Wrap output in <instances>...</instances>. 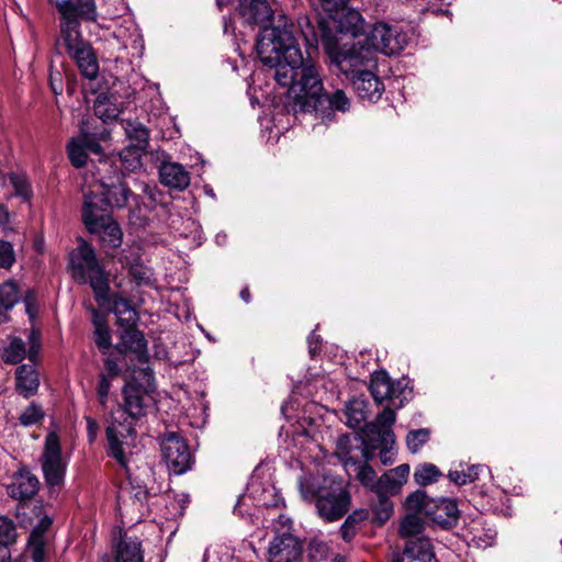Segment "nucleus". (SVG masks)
Returning a JSON list of instances; mask_svg holds the SVG:
<instances>
[{
  "mask_svg": "<svg viewBox=\"0 0 562 562\" xmlns=\"http://www.w3.org/2000/svg\"><path fill=\"white\" fill-rule=\"evenodd\" d=\"M256 49L261 63L273 70L276 81L289 88L292 99L289 112L311 114L327 124L336 120L337 112L349 111L350 100L342 90L323 92L319 69L312 60L303 58L292 24L263 30Z\"/></svg>",
  "mask_w": 562,
  "mask_h": 562,
  "instance_id": "obj_1",
  "label": "nucleus"
},
{
  "mask_svg": "<svg viewBox=\"0 0 562 562\" xmlns=\"http://www.w3.org/2000/svg\"><path fill=\"white\" fill-rule=\"evenodd\" d=\"M71 277L77 283L89 284L99 306L110 302V280L104 268L99 263L93 248L85 240L71 251L69 258Z\"/></svg>",
  "mask_w": 562,
  "mask_h": 562,
  "instance_id": "obj_2",
  "label": "nucleus"
},
{
  "mask_svg": "<svg viewBox=\"0 0 562 562\" xmlns=\"http://www.w3.org/2000/svg\"><path fill=\"white\" fill-rule=\"evenodd\" d=\"M301 493L305 499L315 501L318 515L326 521H336L349 510L350 495L342 482L334 476L302 483Z\"/></svg>",
  "mask_w": 562,
  "mask_h": 562,
  "instance_id": "obj_3",
  "label": "nucleus"
},
{
  "mask_svg": "<svg viewBox=\"0 0 562 562\" xmlns=\"http://www.w3.org/2000/svg\"><path fill=\"white\" fill-rule=\"evenodd\" d=\"M121 164L122 159H104L100 160L97 167L99 182L103 189L100 196L109 207H124L132 195V191L124 182L125 175L121 169Z\"/></svg>",
  "mask_w": 562,
  "mask_h": 562,
  "instance_id": "obj_4",
  "label": "nucleus"
},
{
  "mask_svg": "<svg viewBox=\"0 0 562 562\" xmlns=\"http://www.w3.org/2000/svg\"><path fill=\"white\" fill-rule=\"evenodd\" d=\"M60 14V34L81 33L80 22H95V0H49Z\"/></svg>",
  "mask_w": 562,
  "mask_h": 562,
  "instance_id": "obj_5",
  "label": "nucleus"
},
{
  "mask_svg": "<svg viewBox=\"0 0 562 562\" xmlns=\"http://www.w3.org/2000/svg\"><path fill=\"white\" fill-rule=\"evenodd\" d=\"M59 43L77 65L82 77L93 80L99 75V63L91 44L81 33L60 34Z\"/></svg>",
  "mask_w": 562,
  "mask_h": 562,
  "instance_id": "obj_6",
  "label": "nucleus"
},
{
  "mask_svg": "<svg viewBox=\"0 0 562 562\" xmlns=\"http://www.w3.org/2000/svg\"><path fill=\"white\" fill-rule=\"evenodd\" d=\"M278 522L284 530H277L268 548V562H302L303 543L290 532V518L280 515Z\"/></svg>",
  "mask_w": 562,
  "mask_h": 562,
  "instance_id": "obj_7",
  "label": "nucleus"
},
{
  "mask_svg": "<svg viewBox=\"0 0 562 562\" xmlns=\"http://www.w3.org/2000/svg\"><path fill=\"white\" fill-rule=\"evenodd\" d=\"M146 379V385L137 383L134 379L128 381L122 389L123 409L127 416L125 418L136 419L146 414L147 408L153 403L151 393L155 385L153 372L147 368L143 371Z\"/></svg>",
  "mask_w": 562,
  "mask_h": 562,
  "instance_id": "obj_8",
  "label": "nucleus"
},
{
  "mask_svg": "<svg viewBox=\"0 0 562 562\" xmlns=\"http://www.w3.org/2000/svg\"><path fill=\"white\" fill-rule=\"evenodd\" d=\"M41 465L45 483L50 490L60 488L67 470V462L61 456V446L56 432H49L41 456Z\"/></svg>",
  "mask_w": 562,
  "mask_h": 562,
  "instance_id": "obj_9",
  "label": "nucleus"
},
{
  "mask_svg": "<svg viewBox=\"0 0 562 562\" xmlns=\"http://www.w3.org/2000/svg\"><path fill=\"white\" fill-rule=\"evenodd\" d=\"M339 70L351 81L364 71L376 70L378 59L374 52L364 43L358 42L350 48L339 52L335 57Z\"/></svg>",
  "mask_w": 562,
  "mask_h": 562,
  "instance_id": "obj_10",
  "label": "nucleus"
},
{
  "mask_svg": "<svg viewBox=\"0 0 562 562\" xmlns=\"http://www.w3.org/2000/svg\"><path fill=\"white\" fill-rule=\"evenodd\" d=\"M364 42L374 53L381 52L392 56L404 50L408 44V35L397 26L378 22L372 26Z\"/></svg>",
  "mask_w": 562,
  "mask_h": 562,
  "instance_id": "obj_11",
  "label": "nucleus"
},
{
  "mask_svg": "<svg viewBox=\"0 0 562 562\" xmlns=\"http://www.w3.org/2000/svg\"><path fill=\"white\" fill-rule=\"evenodd\" d=\"M160 447L162 458L169 471L175 474H182L190 469L192 454L186 440L178 434H167Z\"/></svg>",
  "mask_w": 562,
  "mask_h": 562,
  "instance_id": "obj_12",
  "label": "nucleus"
},
{
  "mask_svg": "<svg viewBox=\"0 0 562 562\" xmlns=\"http://www.w3.org/2000/svg\"><path fill=\"white\" fill-rule=\"evenodd\" d=\"M108 441V454L115 459L122 467H126L127 459L125 446H128V439L136 436V430L132 420L124 418L122 422L114 419L105 430Z\"/></svg>",
  "mask_w": 562,
  "mask_h": 562,
  "instance_id": "obj_13",
  "label": "nucleus"
},
{
  "mask_svg": "<svg viewBox=\"0 0 562 562\" xmlns=\"http://www.w3.org/2000/svg\"><path fill=\"white\" fill-rule=\"evenodd\" d=\"M360 452L364 463L360 462L357 457H353L351 454V450L341 452V460L344 461V465L347 471L352 470L356 477L370 492H379L382 490L380 485L381 476L376 477L375 471L367 464V462L373 458V452H371L367 446L362 447Z\"/></svg>",
  "mask_w": 562,
  "mask_h": 562,
  "instance_id": "obj_14",
  "label": "nucleus"
},
{
  "mask_svg": "<svg viewBox=\"0 0 562 562\" xmlns=\"http://www.w3.org/2000/svg\"><path fill=\"white\" fill-rule=\"evenodd\" d=\"M323 8L328 12H336L337 30L344 34L356 37L363 26V18L359 11L347 9L349 0H321Z\"/></svg>",
  "mask_w": 562,
  "mask_h": 562,
  "instance_id": "obj_15",
  "label": "nucleus"
},
{
  "mask_svg": "<svg viewBox=\"0 0 562 562\" xmlns=\"http://www.w3.org/2000/svg\"><path fill=\"white\" fill-rule=\"evenodd\" d=\"M396 420L395 412L385 407L375 419L364 425V436L367 441H378L384 443H395V436L392 426Z\"/></svg>",
  "mask_w": 562,
  "mask_h": 562,
  "instance_id": "obj_16",
  "label": "nucleus"
},
{
  "mask_svg": "<svg viewBox=\"0 0 562 562\" xmlns=\"http://www.w3.org/2000/svg\"><path fill=\"white\" fill-rule=\"evenodd\" d=\"M52 524V517L44 515L30 533L27 551L33 562H46Z\"/></svg>",
  "mask_w": 562,
  "mask_h": 562,
  "instance_id": "obj_17",
  "label": "nucleus"
},
{
  "mask_svg": "<svg viewBox=\"0 0 562 562\" xmlns=\"http://www.w3.org/2000/svg\"><path fill=\"white\" fill-rule=\"evenodd\" d=\"M460 512L457 502L452 498L432 499L427 506L430 520L441 529L449 530L457 526Z\"/></svg>",
  "mask_w": 562,
  "mask_h": 562,
  "instance_id": "obj_18",
  "label": "nucleus"
},
{
  "mask_svg": "<svg viewBox=\"0 0 562 562\" xmlns=\"http://www.w3.org/2000/svg\"><path fill=\"white\" fill-rule=\"evenodd\" d=\"M40 488V481L35 474L26 469H21L14 473L9 484H7V494L16 501L23 502L32 498Z\"/></svg>",
  "mask_w": 562,
  "mask_h": 562,
  "instance_id": "obj_19",
  "label": "nucleus"
},
{
  "mask_svg": "<svg viewBox=\"0 0 562 562\" xmlns=\"http://www.w3.org/2000/svg\"><path fill=\"white\" fill-rule=\"evenodd\" d=\"M405 387L403 381H392L385 371H376L371 376L370 392L379 404L401 397L405 393Z\"/></svg>",
  "mask_w": 562,
  "mask_h": 562,
  "instance_id": "obj_20",
  "label": "nucleus"
},
{
  "mask_svg": "<svg viewBox=\"0 0 562 562\" xmlns=\"http://www.w3.org/2000/svg\"><path fill=\"white\" fill-rule=\"evenodd\" d=\"M112 218L102 198L95 193L85 194L82 221L88 231H95Z\"/></svg>",
  "mask_w": 562,
  "mask_h": 562,
  "instance_id": "obj_21",
  "label": "nucleus"
},
{
  "mask_svg": "<svg viewBox=\"0 0 562 562\" xmlns=\"http://www.w3.org/2000/svg\"><path fill=\"white\" fill-rule=\"evenodd\" d=\"M120 339V344L115 347L120 353L130 351L136 356L139 362L148 361L147 340L136 326L121 329Z\"/></svg>",
  "mask_w": 562,
  "mask_h": 562,
  "instance_id": "obj_22",
  "label": "nucleus"
},
{
  "mask_svg": "<svg viewBox=\"0 0 562 562\" xmlns=\"http://www.w3.org/2000/svg\"><path fill=\"white\" fill-rule=\"evenodd\" d=\"M375 70L364 71L351 80L352 87L362 100L376 102L384 92V83L375 75Z\"/></svg>",
  "mask_w": 562,
  "mask_h": 562,
  "instance_id": "obj_23",
  "label": "nucleus"
},
{
  "mask_svg": "<svg viewBox=\"0 0 562 562\" xmlns=\"http://www.w3.org/2000/svg\"><path fill=\"white\" fill-rule=\"evenodd\" d=\"M392 562H437L429 538L406 541L404 551Z\"/></svg>",
  "mask_w": 562,
  "mask_h": 562,
  "instance_id": "obj_24",
  "label": "nucleus"
},
{
  "mask_svg": "<svg viewBox=\"0 0 562 562\" xmlns=\"http://www.w3.org/2000/svg\"><path fill=\"white\" fill-rule=\"evenodd\" d=\"M160 182L172 190L183 191L190 184L189 171L179 162L165 161L159 167Z\"/></svg>",
  "mask_w": 562,
  "mask_h": 562,
  "instance_id": "obj_25",
  "label": "nucleus"
},
{
  "mask_svg": "<svg viewBox=\"0 0 562 562\" xmlns=\"http://www.w3.org/2000/svg\"><path fill=\"white\" fill-rule=\"evenodd\" d=\"M115 562H144L142 541L137 537L128 536L126 532L120 535L115 546Z\"/></svg>",
  "mask_w": 562,
  "mask_h": 562,
  "instance_id": "obj_26",
  "label": "nucleus"
},
{
  "mask_svg": "<svg viewBox=\"0 0 562 562\" xmlns=\"http://www.w3.org/2000/svg\"><path fill=\"white\" fill-rule=\"evenodd\" d=\"M40 374L34 364H21L15 370V390L24 398L37 393Z\"/></svg>",
  "mask_w": 562,
  "mask_h": 562,
  "instance_id": "obj_27",
  "label": "nucleus"
},
{
  "mask_svg": "<svg viewBox=\"0 0 562 562\" xmlns=\"http://www.w3.org/2000/svg\"><path fill=\"white\" fill-rule=\"evenodd\" d=\"M239 14L248 24H265L270 22L273 12L268 0H250L240 4Z\"/></svg>",
  "mask_w": 562,
  "mask_h": 562,
  "instance_id": "obj_28",
  "label": "nucleus"
},
{
  "mask_svg": "<svg viewBox=\"0 0 562 562\" xmlns=\"http://www.w3.org/2000/svg\"><path fill=\"white\" fill-rule=\"evenodd\" d=\"M104 306H110V311L115 314L116 323L122 329L137 325L138 314L130 300L114 295Z\"/></svg>",
  "mask_w": 562,
  "mask_h": 562,
  "instance_id": "obj_29",
  "label": "nucleus"
},
{
  "mask_svg": "<svg viewBox=\"0 0 562 562\" xmlns=\"http://www.w3.org/2000/svg\"><path fill=\"white\" fill-rule=\"evenodd\" d=\"M125 135L130 140V148L135 153L145 151L149 144V131L137 121H123Z\"/></svg>",
  "mask_w": 562,
  "mask_h": 562,
  "instance_id": "obj_30",
  "label": "nucleus"
},
{
  "mask_svg": "<svg viewBox=\"0 0 562 562\" xmlns=\"http://www.w3.org/2000/svg\"><path fill=\"white\" fill-rule=\"evenodd\" d=\"M89 310L92 314V324L94 326V342L100 352L105 355L112 346L110 328L104 315L93 306H90Z\"/></svg>",
  "mask_w": 562,
  "mask_h": 562,
  "instance_id": "obj_31",
  "label": "nucleus"
},
{
  "mask_svg": "<svg viewBox=\"0 0 562 562\" xmlns=\"http://www.w3.org/2000/svg\"><path fill=\"white\" fill-rule=\"evenodd\" d=\"M379 492L373 493L372 498V510H373V519L379 525H383L393 513V503L390 497L395 495V493H391L389 490L383 488Z\"/></svg>",
  "mask_w": 562,
  "mask_h": 562,
  "instance_id": "obj_32",
  "label": "nucleus"
},
{
  "mask_svg": "<svg viewBox=\"0 0 562 562\" xmlns=\"http://www.w3.org/2000/svg\"><path fill=\"white\" fill-rule=\"evenodd\" d=\"M18 284L7 281L0 285V324L8 322V312L19 302Z\"/></svg>",
  "mask_w": 562,
  "mask_h": 562,
  "instance_id": "obj_33",
  "label": "nucleus"
},
{
  "mask_svg": "<svg viewBox=\"0 0 562 562\" xmlns=\"http://www.w3.org/2000/svg\"><path fill=\"white\" fill-rule=\"evenodd\" d=\"M95 231H89L91 234H97L103 246L117 248L122 244L123 233L119 224L112 218L109 223L104 222Z\"/></svg>",
  "mask_w": 562,
  "mask_h": 562,
  "instance_id": "obj_34",
  "label": "nucleus"
},
{
  "mask_svg": "<svg viewBox=\"0 0 562 562\" xmlns=\"http://www.w3.org/2000/svg\"><path fill=\"white\" fill-rule=\"evenodd\" d=\"M409 475V465L401 464L381 476L380 485L391 493L397 494Z\"/></svg>",
  "mask_w": 562,
  "mask_h": 562,
  "instance_id": "obj_35",
  "label": "nucleus"
},
{
  "mask_svg": "<svg viewBox=\"0 0 562 562\" xmlns=\"http://www.w3.org/2000/svg\"><path fill=\"white\" fill-rule=\"evenodd\" d=\"M78 137L83 144L87 153L101 154L102 148L99 142L106 139L109 137V133L104 127H102L101 131L91 132L89 123L82 121L80 125V135Z\"/></svg>",
  "mask_w": 562,
  "mask_h": 562,
  "instance_id": "obj_36",
  "label": "nucleus"
},
{
  "mask_svg": "<svg viewBox=\"0 0 562 562\" xmlns=\"http://www.w3.org/2000/svg\"><path fill=\"white\" fill-rule=\"evenodd\" d=\"M424 529V520L417 514H408L401 521L400 535L402 538H406L407 541L425 538L423 536Z\"/></svg>",
  "mask_w": 562,
  "mask_h": 562,
  "instance_id": "obj_37",
  "label": "nucleus"
},
{
  "mask_svg": "<svg viewBox=\"0 0 562 562\" xmlns=\"http://www.w3.org/2000/svg\"><path fill=\"white\" fill-rule=\"evenodd\" d=\"M367 403L359 398L349 401L346 405V419L350 428H360L367 419Z\"/></svg>",
  "mask_w": 562,
  "mask_h": 562,
  "instance_id": "obj_38",
  "label": "nucleus"
},
{
  "mask_svg": "<svg viewBox=\"0 0 562 562\" xmlns=\"http://www.w3.org/2000/svg\"><path fill=\"white\" fill-rule=\"evenodd\" d=\"M27 356L24 341L19 337H11L7 347L3 348L1 358L5 363L18 364Z\"/></svg>",
  "mask_w": 562,
  "mask_h": 562,
  "instance_id": "obj_39",
  "label": "nucleus"
},
{
  "mask_svg": "<svg viewBox=\"0 0 562 562\" xmlns=\"http://www.w3.org/2000/svg\"><path fill=\"white\" fill-rule=\"evenodd\" d=\"M8 179L12 186L15 198H20L23 202H30L33 196V189L26 175L19 172L8 173Z\"/></svg>",
  "mask_w": 562,
  "mask_h": 562,
  "instance_id": "obj_40",
  "label": "nucleus"
},
{
  "mask_svg": "<svg viewBox=\"0 0 562 562\" xmlns=\"http://www.w3.org/2000/svg\"><path fill=\"white\" fill-rule=\"evenodd\" d=\"M94 114L100 119L103 123L113 121L119 115L117 106L111 102L110 98L103 94H100L93 105Z\"/></svg>",
  "mask_w": 562,
  "mask_h": 562,
  "instance_id": "obj_41",
  "label": "nucleus"
},
{
  "mask_svg": "<svg viewBox=\"0 0 562 562\" xmlns=\"http://www.w3.org/2000/svg\"><path fill=\"white\" fill-rule=\"evenodd\" d=\"M483 470V467L480 464H473L467 467V469H456L450 470L448 473V477L451 482L457 485H465L468 483H472L479 479L480 472Z\"/></svg>",
  "mask_w": 562,
  "mask_h": 562,
  "instance_id": "obj_42",
  "label": "nucleus"
},
{
  "mask_svg": "<svg viewBox=\"0 0 562 562\" xmlns=\"http://www.w3.org/2000/svg\"><path fill=\"white\" fill-rule=\"evenodd\" d=\"M441 476L440 470L432 463H424L416 468L414 480L418 485H429Z\"/></svg>",
  "mask_w": 562,
  "mask_h": 562,
  "instance_id": "obj_43",
  "label": "nucleus"
},
{
  "mask_svg": "<svg viewBox=\"0 0 562 562\" xmlns=\"http://www.w3.org/2000/svg\"><path fill=\"white\" fill-rule=\"evenodd\" d=\"M67 153L74 167L80 168L86 165L88 153L79 137H75L69 142Z\"/></svg>",
  "mask_w": 562,
  "mask_h": 562,
  "instance_id": "obj_44",
  "label": "nucleus"
},
{
  "mask_svg": "<svg viewBox=\"0 0 562 562\" xmlns=\"http://www.w3.org/2000/svg\"><path fill=\"white\" fill-rule=\"evenodd\" d=\"M45 417V413L43 407L32 402L29 406H26L23 412L19 416V422L24 427H30L41 423Z\"/></svg>",
  "mask_w": 562,
  "mask_h": 562,
  "instance_id": "obj_45",
  "label": "nucleus"
},
{
  "mask_svg": "<svg viewBox=\"0 0 562 562\" xmlns=\"http://www.w3.org/2000/svg\"><path fill=\"white\" fill-rule=\"evenodd\" d=\"M18 532L14 521L5 516H0V547H9L16 541Z\"/></svg>",
  "mask_w": 562,
  "mask_h": 562,
  "instance_id": "obj_46",
  "label": "nucleus"
},
{
  "mask_svg": "<svg viewBox=\"0 0 562 562\" xmlns=\"http://www.w3.org/2000/svg\"><path fill=\"white\" fill-rule=\"evenodd\" d=\"M430 438V430L428 428H420L411 430L406 436V445L412 453H417L420 448L428 442Z\"/></svg>",
  "mask_w": 562,
  "mask_h": 562,
  "instance_id": "obj_47",
  "label": "nucleus"
},
{
  "mask_svg": "<svg viewBox=\"0 0 562 562\" xmlns=\"http://www.w3.org/2000/svg\"><path fill=\"white\" fill-rule=\"evenodd\" d=\"M432 502V498H429L424 491H416L407 496L405 501V506L407 509L424 513L427 515V506Z\"/></svg>",
  "mask_w": 562,
  "mask_h": 562,
  "instance_id": "obj_48",
  "label": "nucleus"
},
{
  "mask_svg": "<svg viewBox=\"0 0 562 562\" xmlns=\"http://www.w3.org/2000/svg\"><path fill=\"white\" fill-rule=\"evenodd\" d=\"M395 443H384V442H378V441H368V445L363 443V447L367 446L369 449H376L381 448L380 451V460L384 465L392 464L394 462L395 458V450H394Z\"/></svg>",
  "mask_w": 562,
  "mask_h": 562,
  "instance_id": "obj_49",
  "label": "nucleus"
},
{
  "mask_svg": "<svg viewBox=\"0 0 562 562\" xmlns=\"http://www.w3.org/2000/svg\"><path fill=\"white\" fill-rule=\"evenodd\" d=\"M130 273L137 283L149 284L153 279L151 270L143 263L135 261L130 266Z\"/></svg>",
  "mask_w": 562,
  "mask_h": 562,
  "instance_id": "obj_50",
  "label": "nucleus"
},
{
  "mask_svg": "<svg viewBox=\"0 0 562 562\" xmlns=\"http://www.w3.org/2000/svg\"><path fill=\"white\" fill-rule=\"evenodd\" d=\"M112 379L113 378L109 376L104 372L99 374V380H98V385H97V394H98L100 404L103 406L108 402V396L110 393Z\"/></svg>",
  "mask_w": 562,
  "mask_h": 562,
  "instance_id": "obj_51",
  "label": "nucleus"
},
{
  "mask_svg": "<svg viewBox=\"0 0 562 562\" xmlns=\"http://www.w3.org/2000/svg\"><path fill=\"white\" fill-rule=\"evenodd\" d=\"M15 260L13 246L7 240H0V267L10 268Z\"/></svg>",
  "mask_w": 562,
  "mask_h": 562,
  "instance_id": "obj_52",
  "label": "nucleus"
},
{
  "mask_svg": "<svg viewBox=\"0 0 562 562\" xmlns=\"http://www.w3.org/2000/svg\"><path fill=\"white\" fill-rule=\"evenodd\" d=\"M29 342L30 347L27 350V357L31 362H35L41 347L40 333L32 329L29 335Z\"/></svg>",
  "mask_w": 562,
  "mask_h": 562,
  "instance_id": "obj_53",
  "label": "nucleus"
},
{
  "mask_svg": "<svg viewBox=\"0 0 562 562\" xmlns=\"http://www.w3.org/2000/svg\"><path fill=\"white\" fill-rule=\"evenodd\" d=\"M105 374L111 378H116L121 373V368L114 358L108 357L104 360Z\"/></svg>",
  "mask_w": 562,
  "mask_h": 562,
  "instance_id": "obj_54",
  "label": "nucleus"
},
{
  "mask_svg": "<svg viewBox=\"0 0 562 562\" xmlns=\"http://www.w3.org/2000/svg\"><path fill=\"white\" fill-rule=\"evenodd\" d=\"M358 530V527L352 526L345 521L340 527L341 537L345 541L349 542L353 539Z\"/></svg>",
  "mask_w": 562,
  "mask_h": 562,
  "instance_id": "obj_55",
  "label": "nucleus"
},
{
  "mask_svg": "<svg viewBox=\"0 0 562 562\" xmlns=\"http://www.w3.org/2000/svg\"><path fill=\"white\" fill-rule=\"evenodd\" d=\"M87 434L90 442H93L97 438L99 425L92 417H86Z\"/></svg>",
  "mask_w": 562,
  "mask_h": 562,
  "instance_id": "obj_56",
  "label": "nucleus"
},
{
  "mask_svg": "<svg viewBox=\"0 0 562 562\" xmlns=\"http://www.w3.org/2000/svg\"><path fill=\"white\" fill-rule=\"evenodd\" d=\"M368 518V513L366 510H355L350 514L345 521L351 524L352 526H358L359 522L366 520Z\"/></svg>",
  "mask_w": 562,
  "mask_h": 562,
  "instance_id": "obj_57",
  "label": "nucleus"
},
{
  "mask_svg": "<svg viewBox=\"0 0 562 562\" xmlns=\"http://www.w3.org/2000/svg\"><path fill=\"white\" fill-rule=\"evenodd\" d=\"M318 336L315 334V333H312L308 337H307V344H308V347H310V352L313 355L317 348V342H318Z\"/></svg>",
  "mask_w": 562,
  "mask_h": 562,
  "instance_id": "obj_58",
  "label": "nucleus"
},
{
  "mask_svg": "<svg viewBox=\"0 0 562 562\" xmlns=\"http://www.w3.org/2000/svg\"><path fill=\"white\" fill-rule=\"evenodd\" d=\"M10 221V214L5 205L0 204V225H5Z\"/></svg>",
  "mask_w": 562,
  "mask_h": 562,
  "instance_id": "obj_59",
  "label": "nucleus"
},
{
  "mask_svg": "<svg viewBox=\"0 0 562 562\" xmlns=\"http://www.w3.org/2000/svg\"><path fill=\"white\" fill-rule=\"evenodd\" d=\"M0 562H11V553L9 547H0Z\"/></svg>",
  "mask_w": 562,
  "mask_h": 562,
  "instance_id": "obj_60",
  "label": "nucleus"
},
{
  "mask_svg": "<svg viewBox=\"0 0 562 562\" xmlns=\"http://www.w3.org/2000/svg\"><path fill=\"white\" fill-rule=\"evenodd\" d=\"M281 23H282V20H279V24H278V25H274V27H278V26H279L280 29H283L285 25H290V24H292V25H293V36L295 37V30H296V27H295L294 23H292V22H290V23H289L286 20L283 22V24H282V25H281ZM266 29H273V26H270V27L265 26V27H262V30H261L260 32H262V31H263V30H266ZM260 34H261V33H259V34H258V36H260ZM258 38H259V37H257V40H258Z\"/></svg>",
  "mask_w": 562,
  "mask_h": 562,
  "instance_id": "obj_61",
  "label": "nucleus"
},
{
  "mask_svg": "<svg viewBox=\"0 0 562 562\" xmlns=\"http://www.w3.org/2000/svg\"><path fill=\"white\" fill-rule=\"evenodd\" d=\"M50 87L55 94H58L61 92V83L59 82L57 85L56 79L53 75H50Z\"/></svg>",
  "mask_w": 562,
  "mask_h": 562,
  "instance_id": "obj_62",
  "label": "nucleus"
},
{
  "mask_svg": "<svg viewBox=\"0 0 562 562\" xmlns=\"http://www.w3.org/2000/svg\"><path fill=\"white\" fill-rule=\"evenodd\" d=\"M240 297L243 301H245L246 303H249L250 302V292H249V289L248 288H245L240 291Z\"/></svg>",
  "mask_w": 562,
  "mask_h": 562,
  "instance_id": "obj_63",
  "label": "nucleus"
},
{
  "mask_svg": "<svg viewBox=\"0 0 562 562\" xmlns=\"http://www.w3.org/2000/svg\"><path fill=\"white\" fill-rule=\"evenodd\" d=\"M25 305H26V313L29 314V316L31 318H33L34 317V311H33L32 303L29 300H25Z\"/></svg>",
  "mask_w": 562,
  "mask_h": 562,
  "instance_id": "obj_64",
  "label": "nucleus"
}]
</instances>
